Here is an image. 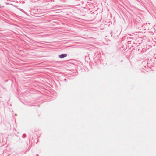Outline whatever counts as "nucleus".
<instances>
[{
	"label": "nucleus",
	"mask_w": 156,
	"mask_h": 156,
	"mask_svg": "<svg viewBox=\"0 0 156 156\" xmlns=\"http://www.w3.org/2000/svg\"><path fill=\"white\" fill-rule=\"evenodd\" d=\"M26 137V135L25 134H24L23 135V137L24 138H25Z\"/></svg>",
	"instance_id": "2"
},
{
	"label": "nucleus",
	"mask_w": 156,
	"mask_h": 156,
	"mask_svg": "<svg viewBox=\"0 0 156 156\" xmlns=\"http://www.w3.org/2000/svg\"><path fill=\"white\" fill-rule=\"evenodd\" d=\"M67 56V55L66 54H62L59 55V57L60 58H62L65 57Z\"/></svg>",
	"instance_id": "1"
}]
</instances>
